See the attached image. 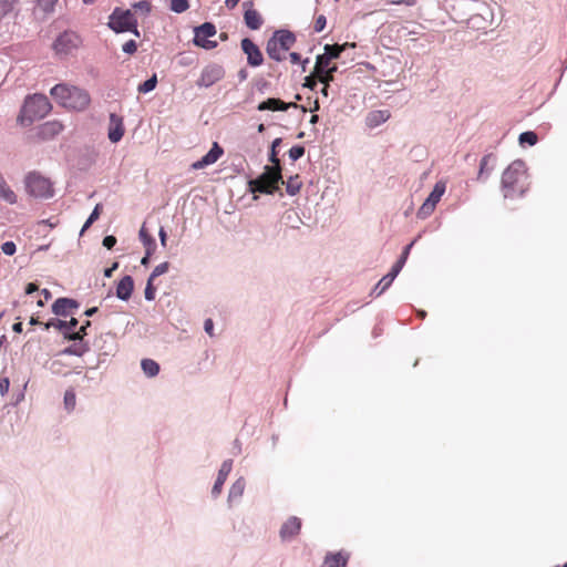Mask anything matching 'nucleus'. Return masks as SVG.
Segmentation results:
<instances>
[{"mask_svg": "<svg viewBox=\"0 0 567 567\" xmlns=\"http://www.w3.org/2000/svg\"><path fill=\"white\" fill-rule=\"evenodd\" d=\"M435 209V206L434 205H431L426 202H424L422 204V206L420 207V209L417 210V217L421 218V219H424L426 217H429Z\"/></svg>", "mask_w": 567, "mask_h": 567, "instance_id": "obj_42", "label": "nucleus"}, {"mask_svg": "<svg viewBox=\"0 0 567 567\" xmlns=\"http://www.w3.org/2000/svg\"><path fill=\"white\" fill-rule=\"evenodd\" d=\"M137 50V43L134 40H128L122 45V51L126 54H134Z\"/></svg>", "mask_w": 567, "mask_h": 567, "instance_id": "obj_48", "label": "nucleus"}, {"mask_svg": "<svg viewBox=\"0 0 567 567\" xmlns=\"http://www.w3.org/2000/svg\"><path fill=\"white\" fill-rule=\"evenodd\" d=\"M1 250L7 256H12L17 251V246L13 241H6L1 245Z\"/></svg>", "mask_w": 567, "mask_h": 567, "instance_id": "obj_47", "label": "nucleus"}, {"mask_svg": "<svg viewBox=\"0 0 567 567\" xmlns=\"http://www.w3.org/2000/svg\"><path fill=\"white\" fill-rule=\"evenodd\" d=\"M157 84V78L156 74H154L152 78L147 79L145 82L138 85L137 91L140 93H148L153 91L156 87Z\"/></svg>", "mask_w": 567, "mask_h": 567, "instance_id": "obj_36", "label": "nucleus"}, {"mask_svg": "<svg viewBox=\"0 0 567 567\" xmlns=\"http://www.w3.org/2000/svg\"><path fill=\"white\" fill-rule=\"evenodd\" d=\"M133 8L136 9V10H141L143 11L144 13H150L151 12V3L146 0H142V1H138V2H135L133 4Z\"/></svg>", "mask_w": 567, "mask_h": 567, "instance_id": "obj_49", "label": "nucleus"}, {"mask_svg": "<svg viewBox=\"0 0 567 567\" xmlns=\"http://www.w3.org/2000/svg\"><path fill=\"white\" fill-rule=\"evenodd\" d=\"M64 338L73 341V342H78L80 340H83V336L81 334V332L79 331H69L64 334Z\"/></svg>", "mask_w": 567, "mask_h": 567, "instance_id": "obj_51", "label": "nucleus"}, {"mask_svg": "<svg viewBox=\"0 0 567 567\" xmlns=\"http://www.w3.org/2000/svg\"><path fill=\"white\" fill-rule=\"evenodd\" d=\"M189 8L188 0H171L169 9L175 13H183Z\"/></svg>", "mask_w": 567, "mask_h": 567, "instance_id": "obj_37", "label": "nucleus"}, {"mask_svg": "<svg viewBox=\"0 0 567 567\" xmlns=\"http://www.w3.org/2000/svg\"><path fill=\"white\" fill-rule=\"evenodd\" d=\"M22 322H16L13 326H12V330L16 332V333H21L22 332Z\"/></svg>", "mask_w": 567, "mask_h": 567, "instance_id": "obj_63", "label": "nucleus"}, {"mask_svg": "<svg viewBox=\"0 0 567 567\" xmlns=\"http://www.w3.org/2000/svg\"><path fill=\"white\" fill-rule=\"evenodd\" d=\"M63 404H64V409L68 412H72L75 409V405H76V394H75V391L73 389H68L65 391L64 398H63Z\"/></svg>", "mask_w": 567, "mask_h": 567, "instance_id": "obj_33", "label": "nucleus"}, {"mask_svg": "<svg viewBox=\"0 0 567 567\" xmlns=\"http://www.w3.org/2000/svg\"><path fill=\"white\" fill-rule=\"evenodd\" d=\"M281 144V138H275L271 143L269 162L272 166H266L264 173L256 179L249 181V190L251 193L275 194L279 189V183H284L281 167L277 156V147Z\"/></svg>", "mask_w": 567, "mask_h": 567, "instance_id": "obj_1", "label": "nucleus"}, {"mask_svg": "<svg viewBox=\"0 0 567 567\" xmlns=\"http://www.w3.org/2000/svg\"><path fill=\"white\" fill-rule=\"evenodd\" d=\"M301 188V182L299 181V176H291L286 183V190L289 195L293 196L299 193Z\"/></svg>", "mask_w": 567, "mask_h": 567, "instance_id": "obj_35", "label": "nucleus"}, {"mask_svg": "<svg viewBox=\"0 0 567 567\" xmlns=\"http://www.w3.org/2000/svg\"><path fill=\"white\" fill-rule=\"evenodd\" d=\"M395 278L390 277V271L383 276L380 281L375 285L372 293L377 297L381 296L394 281Z\"/></svg>", "mask_w": 567, "mask_h": 567, "instance_id": "obj_30", "label": "nucleus"}, {"mask_svg": "<svg viewBox=\"0 0 567 567\" xmlns=\"http://www.w3.org/2000/svg\"><path fill=\"white\" fill-rule=\"evenodd\" d=\"M216 27L212 22H205L194 29V43L206 50H212L217 47L216 41L209 40L210 37L216 34Z\"/></svg>", "mask_w": 567, "mask_h": 567, "instance_id": "obj_9", "label": "nucleus"}, {"mask_svg": "<svg viewBox=\"0 0 567 567\" xmlns=\"http://www.w3.org/2000/svg\"><path fill=\"white\" fill-rule=\"evenodd\" d=\"M223 154L224 150L218 145L217 142H215L212 148L207 152V154H205L200 159L192 164V168L196 171L203 169L206 166L216 163Z\"/></svg>", "mask_w": 567, "mask_h": 567, "instance_id": "obj_14", "label": "nucleus"}, {"mask_svg": "<svg viewBox=\"0 0 567 567\" xmlns=\"http://www.w3.org/2000/svg\"><path fill=\"white\" fill-rule=\"evenodd\" d=\"M290 107H298V105L293 102L291 103H286L279 99H275V97H270L261 103H259V105L257 106L258 111H267V110H270V111H287L289 110Z\"/></svg>", "mask_w": 567, "mask_h": 567, "instance_id": "obj_18", "label": "nucleus"}, {"mask_svg": "<svg viewBox=\"0 0 567 567\" xmlns=\"http://www.w3.org/2000/svg\"><path fill=\"white\" fill-rule=\"evenodd\" d=\"M331 59L327 58L324 54H319L317 56L315 73L316 74H326L327 69L329 68Z\"/></svg>", "mask_w": 567, "mask_h": 567, "instance_id": "obj_34", "label": "nucleus"}, {"mask_svg": "<svg viewBox=\"0 0 567 567\" xmlns=\"http://www.w3.org/2000/svg\"><path fill=\"white\" fill-rule=\"evenodd\" d=\"M38 290H39V287L35 284H33V282L28 284L27 287H25V293L27 295H31V293H33V292H35Z\"/></svg>", "mask_w": 567, "mask_h": 567, "instance_id": "obj_59", "label": "nucleus"}, {"mask_svg": "<svg viewBox=\"0 0 567 567\" xmlns=\"http://www.w3.org/2000/svg\"><path fill=\"white\" fill-rule=\"evenodd\" d=\"M91 326V321H85V323L79 329V332L84 337L86 336V329Z\"/></svg>", "mask_w": 567, "mask_h": 567, "instance_id": "obj_61", "label": "nucleus"}, {"mask_svg": "<svg viewBox=\"0 0 567 567\" xmlns=\"http://www.w3.org/2000/svg\"><path fill=\"white\" fill-rule=\"evenodd\" d=\"M25 188L35 198H50L53 196L51 182L38 173H30L27 176Z\"/></svg>", "mask_w": 567, "mask_h": 567, "instance_id": "obj_7", "label": "nucleus"}, {"mask_svg": "<svg viewBox=\"0 0 567 567\" xmlns=\"http://www.w3.org/2000/svg\"><path fill=\"white\" fill-rule=\"evenodd\" d=\"M58 0H38V6L44 12H52Z\"/></svg>", "mask_w": 567, "mask_h": 567, "instance_id": "obj_44", "label": "nucleus"}, {"mask_svg": "<svg viewBox=\"0 0 567 567\" xmlns=\"http://www.w3.org/2000/svg\"><path fill=\"white\" fill-rule=\"evenodd\" d=\"M204 330L206 333H208L209 336H213V331H214V323H213V320L212 319H206L205 322H204Z\"/></svg>", "mask_w": 567, "mask_h": 567, "instance_id": "obj_55", "label": "nucleus"}, {"mask_svg": "<svg viewBox=\"0 0 567 567\" xmlns=\"http://www.w3.org/2000/svg\"><path fill=\"white\" fill-rule=\"evenodd\" d=\"M349 554L346 551L328 553L324 557L323 567H347Z\"/></svg>", "mask_w": 567, "mask_h": 567, "instance_id": "obj_21", "label": "nucleus"}, {"mask_svg": "<svg viewBox=\"0 0 567 567\" xmlns=\"http://www.w3.org/2000/svg\"><path fill=\"white\" fill-rule=\"evenodd\" d=\"M231 470H233V460H230V458L225 460L220 465V468L217 473V477L212 487V497L213 498H217L221 494L223 486H224L228 475L230 474Z\"/></svg>", "mask_w": 567, "mask_h": 567, "instance_id": "obj_13", "label": "nucleus"}, {"mask_svg": "<svg viewBox=\"0 0 567 567\" xmlns=\"http://www.w3.org/2000/svg\"><path fill=\"white\" fill-rule=\"evenodd\" d=\"M62 130H63V125L58 121L48 122L43 125L44 134L50 133L52 135H55V134H59L60 132H62Z\"/></svg>", "mask_w": 567, "mask_h": 567, "instance_id": "obj_39", "label": "nucleus"}, {"mask_svg": "<svg viewBox=\"0 0 567 567\" xmlns=\"http://www.w3.org/2000/svg\"><path fill=\"white\" fill-rule=\"evenodd\" d=\"M348 44H326L324 45V52L322 54H324L327 58L331 59V60H334V59H338L340 56V54L342 53V51L346 49Z\"/></svg>", "mask_w": 567, "mask_h": 567, "instance_id": "obj_32", "label": "nucleus"}, {"mask_svg": "<svg viewBox=\"0 0 567 567\" xmlns=\"http://www.w3.org/2000/svg\"><path fill=\"white\" fill-rule=\"evenodd\" d=\"M301 529V519L297 516H290L284 522L279 529V537L281 542H291L297 537Z\"/></svg>", "mask_w": 567, "mask_h": 567, "instance_id": "obj_11", "label": "nucleus"}, {"mask_svg": "<svg viewBox=\"0 0 567 567\" xmlns=\"http://www.w3.org/2000/svg\"><path fill=\"white\" fill-rule=\"evenodd\" d=\"M244 20L246 25L251 30H258L262 24V19L255 9L246 10L244 14Z\"/></svg>", "mask_w": 567, "mask_h": 567, "instance_id": "obj_27", "label": "nucleus"}, {"mask_svg": "<svg viewBox=\"0 0 567 567\" xmlns=\"http://www.w3.org/2000/svg\"><path fill=\"white\" fill-rule=\"evenodd\" d=\"M414 243H415V240H413L412 243H410L408 246L404 247L400 258L396 260V262L392 266V268L390 270V277L396 278V276L400 274V271L402 270L403 266L406 262V259L409 257V254H410L411 248L413 247Z\"/></svg>", "mask_w": 567, "mask_h": 567, "instance_id": "obj_25", "label": "nucleus"}, {"mask_svg": "<svg viewBox=\"0 0 567 567\" xmlns=\"http://www.w3.org/2000/svg\"><path fill=\"white\" fill-rule=\"evenodd\" d=\"M19 12V0H0V21Z\"/></svg>", "mask_w": 567, "mask_h": 567, "instance_id": "obj_23", "label": "nucleus"}, {"mask_svg": "<svg viewBox=\"0 0 567 567\" xmlns=\"http://www.w3.org/2000/svg\"><path fill=\"white\" fill-rule=\"evenodd\" d=\"M134 281L131 276H124L116 286V297L120 300L127 301L133 292Z\"/></svg>", "mask_w": 567, "mask_h": 567, "instance_id": "obj_19", "label": "nucleus"}, {"mask_svg": "<svg viewBox=\"0 0 567 567\" xmlns=\"http://www.w3.org/2000/svg\"><path fill=\"white\" fill-rule=\"evenodd\" d=\"M10 381L8 378L0 379V394L2 396L7 395L9 392Z\"/></svg>", "mask_w": 567, "mask_h": 567, "instance_id": "obj_52", "label": "nucleus"}, {"mask_svg": "<svg viewBox=\"0 0 567 567\" xmlns=\"http://www.w3.org/2000/svg\"><path fill=\"white\" fill-rule=\"evenodd\" d=\"M124 135L123 118L115 113L110 114L109 138L112 143H117Z\"/></svg>", "mask_w": 567, "mask_h": 567, "instance_id": "obj_16", "label": "nucleus"}, {"mask_svg": "<svg viewBox=\"0 0 567 567\" xmlns=\"http://www.w3.org/2000/svg\"><path fill=\"white\" fill-rule=\"evenodd\" d=\"M63 367L64 364L60 360L55 359L49 364V370L52 374H63Z\"/></svg>", "mask_w": 567, "mask_h": 567, "instance_id": "obj_46", "label": "nucleus"}, {"mask_svg": "<svg viewBox=\"0 0 567 567\" xmlns=\"http://www.w3.org/2000/svg\"><path fill=\"white\" fill-rule=\"evenodd\" d=\"M526 165L522 159L512 162L503 172L501 186L505 198L520 197L526 192Z\"/></svg>", "mask_w": 567, "mask_h": 567, "instance_id": "obj_3", "label": "nucleus"}, {"mask_svg": "<svg viewBox=\"0 0 567 567\" xmlns=\"http://www.w3.org/2000/svg\"><path fill=\"white\" fill-rule=\"evenodd\" d=\"M296 43V35L285 29L274 32L266 44L268 56L277 62L286 59V52Z\"/></svg>", "mask_w": 567, "mask_h": 567, "instance_id": "obj_5", "label": "nucleus"}, {"mask_svg": "<svg viewBox=\"0 0 567 567\" xmlns=\"http://www.w3.org/2000/svg\"><path fill=\"white\" fill-rule=\"evenodd\" d=\"M153 281L154 280H151V278H148L146 287H145V291H144L145 299L148 301H152L155 299L156 289L153 287Z\"/></svg>", "mask_w": 567, "mask_h": 567, "instance_id": "obj_45", "label": "nucleus"}, {"mask_svg": "<svg viewBox=\"0 0 567 567\" xmlns=\"http://www.w3.org/2000/svg\"><path fill=\"white\" fill-rule=\"evenodd\" d=\"M446 189V185L444 182L440 181L437 182L427 198L425 199L426 203L436 206V204L440 202L441 197L444 195Z\"/></svg>", "mask_w": 567, "mask_h": 567, "instance_id": "obj_28", "label": "nucleus"}, {"mask_svg": "<svg viewBox=\"0 0 567 567\" xmlns=\"http://www.w3.org/2000/svg\"><path fill=\"white\" fill-rule=\"evenodd\" d=\"M107 27L115 33L132 32L140 37L137 20L131 10L116 7L109 17Z\"/></svg>", "mask_w": 567, "mask_h": 567, "instance_id": "obj_6", "label": "nucleus"}, {"mask_svg": "<svg viewBox=\"0 0 567 567\" xmlns=\"http://www.w3.org/2000/svg\"><path fill=\"white\" fill-rule=\"evenodd\" d=\"M117 267H118V262H114L111 267H109V268H106V269L104 270V276H105L106 278L112 277L113 271H114V270H116V269H117Z\"/></svg>", "mask_w": 567, "mask_h": 567, "instance_id": "obj_58", "label": "nucleus"}, {"mask_svg": "<svg viewBox=\"0 0 567 567\" xmlns=\"http://www.w3.org/2000/svg\"><path fill=\"white\" fill-rule=\"evenodd\" d=\"M305 154V147L301 145H295L289 150V157L291 161L301 158Z\"/></svg>", "mask_w": 567, "mask_h": 567, "instance_id": "obj_43", "label": "nucleus"}, {"mask_svg": "<svg viewBox=\"0 0 567 567\" xmlns=\"http://www.w3.org/2000/svg\"><path fill=\"white\" fill-rule=\"evenodd\" d=\"M79 303L71 298H58L52 305V312L56 316L65 317L72 309H76Z\"/></svg>", "mask_w": 567, "mask_h": 567, "instance_id": "obj_17", "label": "nucleus"}, {"mask_svg": "<svg viewBox=\"0 0 567 567\" xmlns=\"http://www.w3.org/2000/svg\"><path fill=\"white\" fill-rule=\"evenodd\" d=\"M316 75L318 76L320 82H322L323 84H327V85H329V82H331L333 80L332 73L316 74Z\"/></svg>", "mask_w": 567, "mask_h": 567, "instance_id": "obj_54", "label": "nucleus"}, {"mask_svg": "<svg viewBox=\"0 0 567 567\" xmlns=\"http://www.w3.org/2000/svg\"><path fill=\"white\" fill-rule=\"evenodd\" d=\"M89 351V344L84 342V340H80L78 342H73L70 347H66L63 349L59 354H66V355H76L82 357L84 353Z\"/></svg>", "mask_w": 567, "mask_h": 567, "instance_id": "obj_26", "label": "nucleus"}, {"mask_svg": "<svg viewBox=\"0 0 567 567\" xmlns=\"http://www.w3.org/2000/svg\"><path fill=\"white\" fill-rule=\"evenodd\" d=\"M116 244V238L114 236H105L103 239V246L107 249H112Z\"/></svg>", "mask_w": 567, "mask_h": 567, "instance_id": "obj_53", "label": "nucleus"}, {"mask_svg": "<svg viewBox=\"0 0 567 567\" xmlns=\"http://www.w3.org/2000/svg\"><path fill=\"white\" fill-rule=\"evenodd\" d=\"M241 50L247 55V63L252 66L257 68L260 66L264 62V56L260 51V49L249 39L245 38L241 40Z\"/></svg>", "mask_w": 567, "mask_h": 567, "instance_id": "obj_12", "label": "nucleus"}, {"mask_svg": "<svg viewBox=\"0 0 567 567\" xmlns=\"http://www.w3.org/2000/svg\"><path fill=\"white\" fill-rule=\"evenodd\" d=\"M100 208H101V205L97 204L93 212L91 213V215L89 216V218L86 219V221L84 223L82 229H81V234H83L100 216Z\"/></svg>", "mask_w": 567, "mask_h": 567, "instance_id": "obj_40", "label": "nucleus"}, {"mask_svg": "<svg viewBox=\"0 0 567 567\" xmlns=\"http://www.w3.org/2000/svg\"><path fill=\"white\" fill-rule=\"evenodd\" d=\"M50 93L61 106L72 111H84L91 102L87 91L64 83L54 85Z\"/></svg>", "mask_w": 567, "mask_h": 567, "instance_id": "obj_2", "label": "nucleus"}, {"mask_svg": "<svg viewBox=\"0 0 567 567\" xmlns=\"http://www.w3.org/2000/svg\"><path fill=\"white\" fill-rule=\"evenodd\" d=\"M168 268H169V264L167 261H164V262L157 265L153 269V271L148 278H151V280H154L155 278L166 274L168 271Z\"/></svg>", "mask_w": 567, "mask_h": 567, "instance_id": "obj_41", "label": "nucleus"}, {"mask_svg": "<svg viewBox=\"0 0 567 567\" xmlns=\"http://www.w3.org/2000/svg\"><path fill=\"white\" fill-rule=\"evenodd\" d=\"M158 236H159L161 245L163 247H166L167 234L163 227L159 228Z\"/></svg>", "mask_w": 567, "mask_h": 567, "instance_id": "obj_56", "label": "nucleus"}, {"mask_svg": "<svg viewBox=\"0 0 567 567\" xmlns=\"http://www.w3.org/2000/svg\"><path fill=\"white\" fill-rule=\"evenodd\" d=\"M239 0H225V4L229 9H234L238 4Z\"/></svg>", "mask_w": 567, "mask_h": 567, "instance_id": "obj_62", "label": "nucleus"}, {"mask_svg": "<svg viewBox=\"0 0 567 567\" xmlns=\"http://www.w3.org/2000/svg\"><path fill=\"white\" fill-rule=\"evenodd\" d=\"M96 312H97V308H96V307H92V308H89L87 310H85L84 315H85L86 317H92V316H94Z\"/></svg>", "mask_w": 567, "mask_h": 567, "instance_id": "obj_64", "label": "nucleus"}, {"mask_svg": "<svg viewBox=\"0 0 567 567\" xmlns=\"http://www.w3.org/2000/svg\"><path fill=\"white\" fill-rule=\"evenodd\" d=\"M390 117V113L385 110H378L370 112L367 116V125L369 127H377L380 124L386 122Z\"/></svg>", "mask_w": 567, "mask_h": 567, "instance_id": "obj_24", "label": "nucleus"}, {"mask_svg": "<svg viewBox=\"0 0 567 567\" xmlns=\"http://www.w3.org/2000/svg\"><path fill=\"white\" fill-rule=\"evenodd\" d=\"M317 85V80H315L311 76H307L305 79V86L306 87H309L310 90H313Z\"/></svg>", "mask_w": 567, "mask_h": 567, "instance_id": "obj_57", "label": "nucleus"}, {"mask_svg": "<svg viewBox=\"0 0 567 567\" xmlns=\"http://www.w3.org/2000/svg\"><path fill=\"white\" fill-rule=\"evenodd\" d=\"M225 69L218 63H209L205 65L200 72L196 85L198 87H210L225 76Z\"/></svg>", "mask_w": 567, "mask_h": 567, "instance_id": "obj_8", "label": "nucleus"}, {"mask_svg": "<svg viewBox=\"0 0 567 567\" xmlns=\"http://www.w3.org/2000/svg\"><path fill=\"white\" fill-rule=\"evenodd\" d=\"M537 134L532 131L523 132L519 135V143L520 144H528L529 146H533L537 143Z\"/></svg>", "mask_w": 567, "mask_h": 567, "instance_id": "obj_38", "label": "nucleus"}, {"mask_svg": "<svg viewBox=\"0 0 567 567\" xmlns=\"http://www.w3.org/2000/svg\"><path fill=\"white\" fill-rule=\"evenodd\" d=\"M140 238L147 251V255H152L156 248V243L155 239L146 233L144 227L140 230Z\"/></svg>", "mask_w": 567, "mask_h": 567, "instance_id": "obj_31", "label": "nucleus"}, {"mask_svg": "<svg viewBox=\"0 0 567 567\" xmlns=\"http://www.w3.org/2000/svg\"><path fill=\"white\" fill-rule=\"evenodd\" d=\"M141 368L147 378H155L159 373V364L153 359H143Z\"/></svg>", "mask_w": 567, "mask_h": 567, "instance_id": "obj_29", "label": "nucleus"}, {"mask_svg": "<svg viewBox=\"0 0 567 567\" xmlns=\"http://www.w3.org/2000/svg\"><path fill=\"white\" fill-rule=\"evenodd\" d=\"M496 165V156L494 154H486L480 163V172L477 181L485 182Z\"/></svg>", "mask_w": 567, "mask_h": 567, "instance_id": "obj_20", "label": "nucleus"}, {"mask_svg": "<svg viewBox=\"0 0 567 567\" xmlns=\"http://www.w3.org/2000/svg\"><path fill=\"white\" fill-rule=\"evenodd\" d=\"M80 42V37L75 32L65 31L56 38L53 43V48L56 53L68 54L72 50L76 49Z\"/></svg>", "mask_w": 567, "mask_h": 567, "instance_id": "obj_10", "label": "nucleus"}, {"mask_svg": "<svg viewBox=\"0 0 567 567\" xmlns=\"http://www.w3.org/2000/svg\"><path fill=\"white\" fill-rule=\"evenodd\" d=\"M76 326L78 320L75 318H72L68 322L59 319H51L50 321L44 323V329L49 330L50 328H55L60 330L64 336L66 332L74 330Z\"/></svg>", "mask_w": 567, "mask_h": 567, "instance_id": "obj_22", "label": "nucleus"}, {"mask_svg": "<svg viewBox=\"0 0 567 567\" xmlns=\"http://www.w3.org/2000/svg\"><path fill=\"white\" fill-rule=\"evenodd\" d=\"M51 111V104L45 95L34 94L25 99L19 115V122L23 125L31 124L43 118Z\"/></svg>", "mask_w": 567, "mask_h": 567, "instance_id": "obj_4", "label": "nucleus"}, {"mask_svg": "<svg viewBox=\"0 0 567 567\" xmlns=\"http://www.w3.org/2000/svg\"><path fill=\"white\" fill-rule=\"evenodd\" d=\"M326 24H327L326 17L323 14L318 16L316 19V22H315V31L321 32L324 29Z\"/></svg>", "mask_w": 567, "mask_h": 567, "instance_id": "obj_50", "label": "nucleus"}, {"mask_svg": "<svg viewBox=\"0 0 567 567\" xmlns=\"http://www.w3.org/2000/svg\"><path fill=\"white\" fill-rule=\"evenodd\" d=\"M246 488V480L245 477L240 476L238 477L229 487L228 495H227V505L229 508L237 505Z\"/></svg>", "mask_w": 567, "mask_h": 567, "instance_id": "obj_15", "label": "nucleus"}, {"mask_svg": "<svg viewBox=\"0 0 567 567\" xmlns=\"http://www.w3.org/2000/svg\"><path fill=\"white\" fill-rule=\"evenodd\" d=\"M289 58H290V61H291L292 64H297V63L301 62V56L297 52H291L289 54Z\"/></svg>", "mask_w": 567, "mask_h": 567, "instance_id": "obj_60", "label": "nucleus"}]
</instances>
